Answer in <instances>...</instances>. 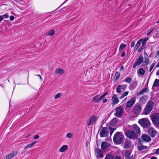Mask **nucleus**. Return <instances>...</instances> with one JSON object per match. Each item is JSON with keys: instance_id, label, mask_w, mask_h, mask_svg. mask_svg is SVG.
Returning <instances> with one entry per match:
<instances>
[{"instance_id": "aec40b11", "label": "nucleus", "mask_w": 159, "mask_h": 159, "mask_svg": "<svg viewBox=\"0 0 159 159\" xmlns=\"http://www.w3.org/2000/svg\"><path fill=\"white\" fill-rule=\"evenodd\" d=\"M17 154V151H13L6 157V159H10L16 155Z\"/></svg>"}, {"instance_id": "f704fd0d", "label": "nucleus", "mask_w": 159, "mask_h": 159, "mask_svg": "<svg viewBox=\"0 0 159 159\" xmlns=\"http://www.w3.org/2000/svg\"><path fill=\"white\" fill-rule=\"evenodd\" d=\"M145 71L143 68H140L139 70V73L141 75H143L144 74Z\"/></svg>"}, {"instance_id": "7c9ffc66", "label": "nucleus", "mask_w": 159, "mask_h": 159, "mask_svg": "<svg viewBox=\"0 0 159 159\" xmlns=\"http://www.w3.org/2000/svg\"><path fill=\"white\" fill-rule=\"evenodd\" d=\"M157 86H159V80L157 79L155 80L152 87H153Z\"/></svg>"}, {"instance_id": "39448f33", "label": "nucleus", "mask_w": 159, "mask_h": 159, "mask_svg": "<svg viewBox=\"0 0 159 159\" xmlns=\"http://www.w3.org/2000/svg\"><path fill=\"white\" fill-rule=\"evenodd\" d=\"M99 117L96 115H93L89 117L87 120V123L88 125H93L95 123Z\"/></svg>"}, {"instance_id": "2eb2a0df", "label": "nucleus", "mask_w": 159, "mask_h": 159, "mask_svg": "<svg viewBox=\"0 0 159 159\" xmlns=\"http://www.w3.org/2000/svg\"><path fill=\"white\" fill-rule=\"evenodd\" d=\"M135 99L134 98H132L126 103V106L128 107H132L134 104Z\"/></svg>"}, {"instance_id": "f3484780", "label": "nucleus", "mask_w": 159, "mask_h": 159, "mask_svg": "<svg viewBox=\"0 0 159 159\" xmlns=\"http://www.w3.org/2000/svg\"><path fill=\"white\" fill-rule=\"evenodd\" d=\"M148 96L144 95L140 98L139 102L142 104H145L148 100Z\"/></svg>"}, {"instance_id": "09e8293b", "label": "nucleus", "mask_w": 159, "mask_h": 159, "mask_svg": "<svg viewBox=\"0 0 159 159\" xmlns=\"http://www.w3.org/2000/svg\"><path fill=\"white\" fill-rule=\"evenodd\" d=\"M14 17L13 16H11L10 17V19L12 21L14 20Z\"/></svg>"}, {"instance_id": "2f4dec72", "label": "nucleus", "mask_w": 159, "mask_h": 159, "mask_svg": "<svg viewBox=\"0 0 159 159\" xmlns=\"http://www.w3.org/2000/svg\"><path fill=\"white\" fill-rule=\"evenodd\" d=\"M36 143V142H34L32 143H31L28 144L26 147L25 148V149H28L29 148H30L32 147L33 145H34L35 143Z\"/></svg>"}, {"instance_id": "b1692460", "label": "nucleus", "mask_w": 159, "mask_h": 159, "mask_svg": "<svg viewBox=\"0 0 159 159\" xmlns=\"http://www.w3.org/2000/svg\"><path fill=\"white\" fill-rule=\"evenodd\" d=\"M131 144L130 141L126 140L124 143V148H128L130 147Z\"/></svg>"}, {"instance_id": "a878e982", "label": "nucleus", "mask_w": 159, "mask_h": 159, "mask_svg": "<svg viewBox=\"0 0 159 159\" xmlns=\"http://www.w3.org/2000/svg\"><path fill=\"white\" fill-rule=\"evenodd\" d=\"M68 148V146L67 145H65L62 146L59 149L60 152H64Z\"/></svg>"}, {"instance_id": "5fc2aeb1", "label": "nucleus", "mask_w": 159, "mask_h": 159, "mask_svg": "<svg viewBox=\"0 0 159 159\" xmlns=\"http://www.w3.org/2000/svg\"><path fill=\"white\" fill-rule=\"evenodd\" d=\"M137 81H135L134 83V88H135L137 85Z\"/></svg>"}, {"instance_id": "6e6552de", "label": "nucleus", "mask_w": 159, "mask_h": 159, "mask_svg": "<svg viewBox=\"0 0 159 159\" xmlns=\"http://www.w3.org/2000/svg\"><path fill=\"white\" fill-rule=\"evenodd\" d=\"M126 136L130 139H136L137 138V135L132 131H128L125 133Z\"/></svg>"}, {"instance_id": "58836bf2", "label": "nucleus", "mask_w": 159, "mask_h": 159, "mask_svg": "<svg viewBox=\"0 0 159 159\" xmlns=\"http://www.w3.org/2000/svg\"><path fill=\"white\" fill-rule=\"evenodd\" d=\"M109 129L110 130V135L111 136L112 135V134L113 133L114 131L116 129V128H112L110 127H109Z\"/></svg>"}, {"instance_id": "cd10ccee", "label": "nucleus", "mask_w": 159, "mask_h": 159, "mask_svg": "<svg viewBox=\"0 0 159 159\" xmlns=\"http://www.w3.org/2000/svg\"><path fill=\"white\" fill-rule=\"evenodd\" d=\"M142 40L143 39H141L137 42L134 47V49L135 50H137L139 48V47Z\"/></svg>"}, {"instance_id": "bf43d9fd", "label": "nucleus", "mask_w": 159, "mask_h": 159, "mask_svg": "<svg viewBox=\"0 0 159 159\" xmlns=\"http://www.w3.org/2000/svg\"><path fill=\"white\" fill-rule=\"evenodd\" d=\"M151 159H157V158L154 157H151Z\"/></svg>"}, {"instance_id": "052dcab7", "label": "nucleus", "mask_w": 159, "mask_h": 159, "mask_svg": "<svg viewBox=\"0 0 159 159\" xmlns=\"http://www.w3.org/2000/svg\"><path fill=\"white\" fill-rule=\"evenodd\" d=\"M145 46V45H143V43H142V46L141 47L144 48Z\"/></svg>"}, {"instance_id": "c85d7f7f", "label": "nucleus", "mask_w": 159, "mask_h": 159, "mask_svg": "<svg viewBox=\"0 0 159 159\" xmlns=\"http://www.w3.org/2000/svg\"><path fill=\"white\" fill-rule=\"evenodd\" d=\"M55 32V31L54 30L52 29L48 32L46 35L47 36H53Z\"/></svg>"}, {"instance_id": "473e14b6", "label": "nucleus", "mask_w": 159, "mask_h": 159, "mask_svg": "<svg viewBox=\"0 0 159 159\" xmlns=\"http://www.w3.org/2000/svg\"><path fill=\"white\" fill-rule=\"evenodd\" d=\"M148 89L146 88H144L143 89L141 90L139 93H138V95H142L144 93H145L147 90H148Z\"/></svg>"}, {"instance_id": "20e7f679", "label": "nucleus", "mask_w": 159, "mask_h": 159, "mask_svg": "<svg viewBox=\"0 0 159 159\" xmlns=\"http://www.w3.org/2000/svg\"><path fill=\"white\" fill-rule=\"evenodd\" d=\"M152 120L155 127H159V114L156 113L153 114L152 117Z\"/></svg>"}, {"instance_id": "0e129e2a", "label": "nucleus", "mask_w": 159, "mask_h": 159, "mask_svg": "<svg viewBox=\"0 0 159 159\" xmlns=\"http://www.w3.org/2000/svg\"><path fill=\"white\" fill-rule=\"evenodd\" d=\"M156 66H157V67H159V62H158V63L157 64V65Z\"/></svg>"}, {"instance_id": "c03bdc74", "label": "nucleus", "mask_w": 159, "mask_h": 159, "mask_svg": "<svg viewBox=\"0 0 159 159\" xmlns=\"http://www.w3.org/2000/svg\"><path fill=\"white\" fill-rule=\"evenodd\" d=\"M148 40L147 39H145L143 40L142 41V43L143 44V45H145V43Z\"/></svg>"}, {"instance_id": "ddd939ff", "label": "nucleus", "mask_w": 159, "mask_h": 159, "mask_svg": "<svg viewBox=\"0 0 159 159\" xmlns=\"http://www.w3.org/2000/svg\"><path fill=\"white\" fill-rule=\"evenodd\" d=\"M95 154L97 157L99 158H102L103 156V152L99 148H96L95 150Z\"/></svg>"}, {"instance_id": "49530a36", "label": "nucleus", "mask_w": 159, "mask_h": 159, "mask_svg": "<svg viewBox=\"0 0 159 159\" xmlns=\"http://www.w3.org/2000/svg\"><path fill=\"white\" fill-rule=\"evenodd\" d=\"M39 136L38 135H37L34 136V139H39Z\"/></svg>"}, {"instance_id": "3c124183", "label": "nucleus", "mask_w": 159, "mask_h": 159, "mask_svg": "<svg viewBox=\"0 0 159 159\" xmlns=\"http://www.w3.org/2000/svg\"><path fill=\"white\" fill-rule=\"evenodd\" d=\"M135 43L134 42H132L131 43V47H134L135 45Z\"/></svg>"}, {"instance_id": "4c0bfd02", "label": "nucleus", "mask_w": 159, "mask_h": 159, "mask_svg": "<svg viewBox=\"0 0 159 159\" xmlns=\"http://www.w3.org/2000/svg\"><path fill=\"white\" fill-rule=\"evenodd\" d=\"M154 28V27H151V29H150L148 30V32H147V36H148L152 32V31H153V30Z\"/></svg>"}, {"instance_id": "5701e85b", "label": "nucleus", "mask_w": 159, "mask_h": 159, "mask_svg": "<svg viewBox=\"0 0 159 159\" xmlns=\"http://www.w3.org/2000/svg\"><path fill=\"white\" fill-rule=\"evenodd\" d=\"M64 70L59 68H57L54 72L55 74H59L61 75L63 74L64 73Z\"/></svg>"}, {"instance_id": "f03ea898", "label": "nucleus", "mask_w": 159, "mask_h": 159, "mask_svg": "<svg viewBox=\"0 0 159 159\" xmlns=\"http://www.w3.org/2000/svg\"><path fill=\"white\" fill-rule=\"evenodd\" d=\"M154 106V103L151 101H149L147 103L144 110V113L148 115L150 113L152 110Z\"/></svg>"}, {"instance_id": "72a5a7b5", "label": "nucleus", "mask_w": 159, "mask_h": 159, "mask_svg": "<svg viewBox=\"0 0 159 159\" xmlns=\"http://www.w3.org/2000/svg\"><path fill=\"white\" fill-rule=\"evenodd\" d=\"M126 46V45L124 43H122L120 46L119 50L120 51L122 50Z\"/></svg>"}, {"instance_id": "e433bc0d", "label": "nucleus", "mask_w": 159, "mask_h": 159, "mask_svg": "<svg viewBox=\"0 0 159 159\" xmlns=\"http://www.w3.org/2000/svg\"><path fill=\"white\" fill-rule=\"evenodd\" d=\"M132 79L130 78H126L125 80L124 81L127 83H130L131 82Z\"/></svg>"}, {"instance_id": "9b49d317", "label": "nucleus", "mask_w": 159, "mask_h": 159, "mask_svg": "<svg viewBox=\"0 0 159 159\" xmlns=\"http://www.w3.org/2000/svg\"><path fill=\"white\" fill-rule=\"evenodd\" d=\"M143 58L142 55L139 56L138 60L133 65V68H135L137 66L139 65L143 62Z\"/></svg>"}, {"instance_id": "4d7b16f0", "label": "nucleus", "mask_w": 159, "mask_h": 159, "mask_svg": "<svg viewBox=\"0 0 159 159\" xmlns=\"http://www.w3.org/2000/svg\"><path fill=\"white\" fill-rule=\"evenodd\" d=\"M107 101V99H105L103 101V103H106Z\"/></svg>"}, {"instance_id": "a19ab883", "label": "nucleus", "mask_w": 159, "mask_h": 159, "mask_svg": "<svg viewBox=\"0 0 159 159\" xmlns=\"http://www.w3.org/2000/svg\"><path fill=\"white\" fill-rule=\"evenodd\" d=\"M120 76V74L116 72L115 75V77L116 78V80H117L119 78Z\"/></svg>"}, {"instance_id": "c9c22d12", "label": "nucleus", "mask_w": 159, "mask_h": 159, "mask_svg": "<svg viewBox=\"0 0 159 159\" xmlns=\"http://www.w3.org/2000/svg\"><path fill=\"white\" fill-rule=\"evenodd\" d=\"M128 93V91H125L121 95V96L120 97V98H122L125 96L127 95Z\"/></svg>"}, {"instance_id": "7ed1b4c3", "label": "nucleus", "mask_w": 159, "mask_h": 159, "mask_svg": "<svg viewBox=\"0 0 159 159\" xmlns=\"http://www.w3.org/2000/svg\"><path fill=\"white\" fill-rule=\"evenodd\" d=\"M138 122L139 124L144 128H148L150 127L151 125L149 120L147 118L140 119Z\"/></svg>"}, {"instance_id": "a211bd4d", "label": "nucleus", "mask_w": 159, "mask_h": 159, "mask_svg": "<svg viewBox=\"0 0 159 159\" xmlns=\"http://www.w3.org/2000/svg\"><path fill=\"white\" fill-rule=\"evenodd\" d=\"M125 89V86L124 85H119L116 89V91L117 93H120L124 91Z\"/></svg>"}, {"instance_id": "a18cd8bd", "label": "nucleus", "mask_w": 159, "mask_h": 159, "mask_svg": "<svg viewBox=\"0 0 159 159\" xmlns=\"http://www.w3.org/2000/svg\"><path fill=\"white\" fill-rule=\"evenodd\" d=\"M155 63L153 64V63H152V64L151 65V66H150V72L152 70V69L154 67V66H155Z\"/></svg>"}, {"instance_id": "9d476101", "label": "nucleus", "mask_w": 159, "mask_h": 159, "mask_svg": "<svg viewBox=\"0 0 159 159\" xmlns=\"http://www.w3.org/2000/svg\"><path fill=\"white\" fill-rule=\"evenodd\" d=\"M111 147L110 144L106 142H102L101 144V148L102 150H108Z\"/></svg>"}, {"instance_id": "393cba45", "label": "nucleus", "mask_w": 159, "mask_h": 159, "mask_svg": "<svg viewBox=\"0 0 159 159\" xmlns=\"http://www.w3.org/2000/svg\"><path fill=\"white\" fill-rule=\"evenodd\" d=\"M118 121L117 118H115L112 120L110 122L109 124L111 126H114Z\"/></svg>"}, {"instance_id": "6ab92c4d", "label": "nucleus", "mask_w": 159, "mask_h": 159, "mask_svg": "<svg viewBox=\"0 0 159 159\" xmlns=\"http://www.w3.org/2000/svg\"><path fill=\"white\" fill-rule=\"evenodd\" d=\"M142 139L143 140L147 142H149L151 140L150 137L149 135L146 134H143L142 135Z\"/></svg>"}, {"instance_id": "0eeeda50", "label": "nucleus", "mask_w": 159, "mask_h": 159, "mask_svg": "<svg viewBox=\"0 0 159 159\" xmlns=\"http://www.w3.org/2000/svg\"><path fill=\"white\" fill-rule=\"evenodd\" d=\"M142 110V107L139 103L136 104L133 107V111L136 114H139Z\"/></svg>"}, {"instance_id": "69168bd1", "label": "nucleus", "mask_w": 159, "mask_h": 159, "mask_svg": "<svg viewBox=\"0 0 159 159\" xmlns=\"http://www.w3.org/2000/svg\"><path fill=\"white\" fill-rule=\"evenodd\" d=\"M36 76H38V77H39L40 76V75H36Z\"/></svg>"}, {"instance_id": "dca6fc26", "label": "nucleus", "mask_w": 159, "mask_h": 159, "mask_svg": "<svg viewBox=\"0 0 159 159\" xmlns=\"http://www.w3.org/2000/svg\"><path fill=\"white\" fill-rule=\"evenodd\" d=\"M132 131H133L137 135L140 132L139 128L136 125H133L132 130Z\"/></svg>"}, {"instance_id": "423d86ee", "label": "nucleus", "mask_w": 159, "mask_h": 159, "mask_svg": "<svg viewBox=\"0 0 159 159\" xmlns=\"http://www.w3.org/2000/svg\"><path fill=\"white\" fill-rule=\"evenodd\" d=\"M115 110L116 112L114 113V115L118 118L122 115L124 111L123 107L121 106L116 107Z\"/></svg>"}, {"instance_id": "1a4fd4ad", "label": "nucleus", "mask_w": 159, "mask_h": 159, "mask_svg": "<svg viewBox=\"0 0 159 159\" xmlns=\"http://www.w3.org/2000/svg\"><path fill=\"white\" fill-rule=\"evenodd\" d=\"M101 129L99 130V134L101 137H105L108 134V132L106 127H103L101 129Z\"/></svg>"}, {"instance_id": "4468645a", "label": "nucleus", "mask_w": 159, "mask_h": 159, "mask_svg": "<svg viewBox=\"0 0 159 159\" xmlns=\"http://www.w3.org/2000/svg\"><path fill=\"white\" fill-rule=\"evenodd\" d=\"M148 133L152 137H154L156 135L157 131L151 127L149 128Z\"/></svg>"}, {"instance_id": "13d9d810", "label": "nucleus", "mask_w": 159, "mask_h": 159, "mask_svg": "<svg viewBox=\"0 0 159 159\" xmlns=\"http://www.w3.org/2000/svg\"><path fill=\"white\" fill-rule=\"evenodd\" d=\"M143 50L142 49H141L140 48H139V49L138 50V52H141Z\"/></svg>"}, {"instance_id": "774afa93", "label": "nucleus", "mask_w": 159, "mask_h": 159, "mask_svg": "<svg viewBox=\"0 0 159 159\" xmlns=\"http://www.w3.org/2000/svg\"><path fill=\"white\" fill-rule=\"evenodd\" d=\"M157 23H159V20L157 22Z\"/></svg>"}, {"instance_id": "412c9836", "label": "nucleus", "mask_w": 159, "mask_h": 159, "mask_svg": "<svg viewBox=\"0 0 159 159\" xmlns=\"http://www.w3.org/2000/svg\"><path fill=\"white\" fill-rule=\"evenodd\" d=\"M112 104H116L119 102V100L117 98V95L116 94H114L112 97Z\"/></svg>"}, {"instance_id": "603ef678", "label": "nucleus", "mask_w": 159, "mask_h": 159, "mask_svg": "<svg viewBox=\"0 0 159 159\" xmlns=\"http://www.w3.org/2000/svg\"><path fill=\"white\" fill-rule=\"evenodd\" d=\"M3 16H0V23L3 20Z\"/></svg>"}, {"instance_id": "c756f323", "label": "nucleus", "mask_w": 159, "mask_h": 159, "mask_svg": "<svg viewBox=\"0 0 159 159\" xmlns=\"http://www.w3.org/2000/svg\"><path fill=\"white\" fill-rule=\"evenodd\" d=\"M148 148V147L147 146H144L142 145H139L138 146V149L139 150L141 151L143 149H147Z\"/></svg>"}, {"instance_id": "bb28decb", "label": "nucleus", "mask_w": 159, "mask_h": 159, "mask_svg": "<svg viewBox=\"0 0 159 159\" xmlns=\"http://www.w3.org/2000/svg\"><path fill=\"white\" fill-rule=\"evenodd\" d=\"M130 155V152L129 151H126L125 152V156L126 157L125 158H127V159H133V155L131 156L130 157H129Z\"/></svg>"}, {"instance_id": "f8f14e48", "label": "nucleus", "mask_w": 159, "mask_h": 159, "mask_svg": "<svg viewBox=\"0 0 159 159\" xmlns=\"http://www.w3.org/2000/svg\"><path fill=\"white\" fill-rule=\"evenodd\" d=\"M120 159L119 157L115 156V155L113 153L111 152L107 154L105 159Z\"/></svg>"}, {"instance_id": "37998d69", "label": "nucleus", "mask_w": 159, "mask_h": 159, "mask_svg": "<svg viewBox=\"0 0 159 159\" xmlns=\"http://www.w3.org/2000/svg\"><path fill=\"white\" fill-rule=\"evenodd\" d=\"M144 63H146L147 65H148L149 63V60L148 58H145Z\"/></svg>"}, {"instance_id": "864d4df0", "label": "nucleus", "mask_w": 159, "mask_h": 159, "mask_svg": "<svg viewBox=\"0 0 159 159\" xmlns=\"http://www.w3.org/2000/svg\"><path fill=\"white\" fill-rule=\"evenodd\" d=\"M125 52H123L121 54V57H123L125 56Z\"/></svg>"}, {"instance_id": "f257e3e1", "label": "nucleus", "mask_w": 159, "mask_h": 159, "mask_svg": "<svg viewBox=\"0 0 159 159\" xmlns=\"http://www.w3.org/2000/svg\"><path fill=\"white\" fill-rule=\"evenodd\" d=\"M124 140V137L121 132H117L113 138L114 143L117 144H120L123 142Z\"/></svg>"}, {"instance_id": "680f3d73", "label": "nucleus", "mask_w": 159, "mask_h": 159, "mask_svg": "<svg viewBox=\"0 0 159 159\" xmlns=\"http://www.w3.org/2000/svg\"><path fill=\"white\" fill-rule=\"evenodd\" d=\"M124 69V67L123 66H122L120 68V70H123Z\"/></svg>"}, {"instance_id": "79ce46f5", "label": "nucleus", "mask_w": 159, "mask_h": 159, "mask_svg": "<svg viewBox=\"0 0 159 159\" xmlns=\"http://www.w3.org/2000/svg\"><path fill=\"white\" fill-rule=\"evenodd\" d=\"M61 96V93H58L57 95L54 96V98L55 99H57L60 98Z\"/></svg>"}, {"instance_id": "338daca9", "label": "nucleus", "mask_w": 159, "mask_h": 159, "mask_svg": "<svg viewBox=\"0 0 159 159\" xmlns=\"http://www.w3.org/2000/svg\"><path fill=\"white\" fill-rule=\"evenodd\" d=\"M39 78H40V79L42 80V78H41V76H40L39 77Z\"/></svg>"}, {"instance_id": "de8ad7c7", "label": "nucleus", "mask_w": 159, "mask_h": 159, "mask_svg": "<svg viewBox=\"0 0 159 159\" xmlns=\"http://www.w3.org/2000/svg\"><path fill=\"white\" fill-rule=\"evenodd\" d=\"M107 93H108V92H107L105 93H104V94H103L101 96V97H102V98L103 99L105 96H106L107 95Z\"/></svg>"}, {"instance_id": "e2e57ef3", "label": "nucleus", "mask_w": 159, "mask_h": 159, "mask_svg": "<svg viewBox=\"0 0 159 159\" xmlns=\"http://www.w3.org/2000/svg\"><path fill=\"white\" fill-rule=\"evenodd\" d=\"M157 55L159 56V50L157 52Z\"/></svg>"}, {"instance_id": "ea45409f", "label": "nucleus", "mask_w": 159, "mask_h": 159, "mask_svg": "<svg viewBox=\"0 0 159 159\" xmlns=\"http://www.w3.org/2000/svg\"><path fill=\"white\" fill-rule=\"evenodd\" d=\"M73 136V134L72 133H69L66 134V137L67 138L71 139Z\"/></svg>"}, {"instance_id": "4be33fe9", "label": "nucleus", "mask_w": 159, "mask_h": 159, "mask_svg": "<svg viewBox=\"0 0 159 159\" xmlns=\"http://www.w3.org/2000/svg\"><path fill=\"white\" fill-rule=\"evenodd\" d=\"M98 96V95H96L93 98V100L94 102L96 103H98L100 101L103 99L101 96L99 98H97Z\"/></svg>"}, {"instance_id": "8fccbe9b", "label": "nucleus", "mask_w": 159, "mask_h": 159, "mask_svg": "<svg viewBox=\"0 0 159 159\" xmlns=\"http://www.w3.org/2000/svg\"><path fill=\"white\" fill-rule=\"evenodd\" d=\"M3 17L5 18H7L8 17V16L7 14H5L2 16Z\"/></svg>"}, {"instance_id": "6e6d98bb", "label": "nucleus", "mask_w": 159, "mask_h": 159, "mask_svg": "<svg viewBox=\"0 0 159 159\" xmlns=\"http://www.w3.org/2000/svg\"><path fill=\"white\" fill-rule=\"evenodd\" d=\"M155 153L157 154H159V148H158L156 151Z\"/></svg>"}]
</instances>
